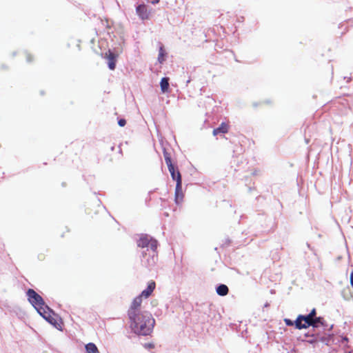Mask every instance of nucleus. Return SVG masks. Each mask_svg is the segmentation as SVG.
I'll return each instance as SVG.
<instances>
[{
  "label": "nucleus",
  "mask_w": 353,
  "mask_h": 353,
  "mask_svg": "<svg viewBox=\"0 0 353 353\" xmlns=\"http://www.w3.org/2000/svg\"><path fill=\"white\" fill-rule=\"evenodd\" d=\"M350 285L353 288V270L350 273Z\"/></svg>",
  "instance_id": "cd10ccee"
},
{
  "label": "nucleus",
  "mask_w": 353,
  "mask_h": 353,
  "mask_svg": "<svg viewBox=\"0 0 353 353\" xmlns=\"http://www.w3.org/2000/svg\"><path fill=\"white\" fill-rule=\"evenodd\" d=\"M309 323L311 324L310 325V327H311L310 330L320 332L323 334H328L326 331H331L334 326L331 325L329 327L326 321L321 316L313 319L312 321H309Z\"/></svg>",
  "instance_id": "20e7f679"
},
{
  "label": "nucleus",
  "mask_w": 353,
  "mask_h": 353,
  "mask_svg": "<svg viewBox=\"0 0 353 353\" xmlns=\"http://www.w3.org/2000/svg\"><path fill=\"white\" fill-rule=\"evenodd\" d=\"M343 339H344L345 341H347V337H345Z\"/></svg>",
  "instance_id": "4c0bfd02"
},
{
  "label": "nucleus",
  "mask_w": 353,
  "mask_h": 353,
  "mask_svg": "<svg viewBox=\"0 0 353 353\" xmlns=\"http://www.w3.org/2000/svg\"><path fill=\"white\" fill-rule=\"evenodd\" d=\"M126 123V120L124 118H118L117 119V123L120 127H124Z\"/></svg>",
  "instance_id": "5701e85b"
},
{
  "label": "nucleus",
  "mask_w": 353,
  "mask_h": 353,
  "mask_svg": "<svg viewBox=\"0 0 353 353\" xmlns=\"http://www.w3.org/2000/svg\"><path fill=\"white\" fill-rule=\"evenodd\" d=\"M168 169L170 173L171 177L173 181H176V183H182L181 174L179 170L178 166L175 164H172L168 166Z\"/></svg>",
  "instance_id": "f8f14e48"
},
{
  "label": "nucleus",
  "mask_w": 353,
  "mask_h": 353,
  "mask_svg": "<svg viewBox=\"0 0 353 353\" xmlns=\"http://www.w3.org/2000/svg\"><path fill=\"white\" fill-rule=\"evenodd\" d=\"M294 323V328L297 330L308 329L310 328V323L305 320L304 314H299L296 319L293 321Z\"/></svg>",
  "instance_id": "9b49d317"
},
{
  "label": "nucleus",
  "mask_w": 353,
  "mask_h": 353,
  "mask_svg": "<svg viewBox=\"0 0 353 353\" xmlns=\"http://www.w3.org/2000/svg\"><path fill=\"white\" fill-rule=\"evenodd\" d=\"M243 21H244V17H243V16H241V17H238V19H237V21L239 23H242V22H243Z\"/></svg>",
  "instance_id": "c756f323"
},
{
  "label": "nucleus",
  "mask_w": 353,
  "mask_h": 353,
  "mask_svg": "<svg viewBox=\"0 0 353 353\" xmlns=\"http://www.w3.org/2000/svg\"><path fill=\"white\" fill-rule=\"evenodd\" d=\"M184 194L182 190V183H176L175 193H174V202L176 205L181 204L183 201Z\"/></svg>",
  "instance_id": "4468645a"
},
{
  "label": "nucleus",
  "mask_w": 353,
  "mask_h": 353,
  "mask_svg": "<svg viewBox=\"0 0 353 353\" xmlns=\"http://www.w3.org/2000/svg\"><path fill=\"white\" fill-rule=\"evenodd\" d=\"M163 154L167 166L173 164L170 153L165 148L163 149Z\"/></svg>",
  "instance_id": "412c9836"
},
{
  "label": "nucleus",
  "mask_w": 353,
  "mask_h": 353,
  "mask_svg": "<svg viewBox=\"0 0 353 353\" xmlns=\"http://www.w3.org/2000/svg\"><path fill=\"white\" fill-rule=\"evenodd\" d=\"M26 61L28 63H30L32 61V56L30 54H27L26 55Z\"/></svg>",
  "instance_id": "bb28decb"
},
{
  "label": "nucleus",
  "mask_w": 353,
  "mask_h": 353,
  "mask_svg": "<svg viewBox=\"0 0 353 353\" xmlns=\"http://www.w3.org/2000/svg\"><path fill=\"white\" fill-rule=\"evenodd\" d=\"M216 292L218 295L224 296L229 292V288L225 284L219 283L216 285Z\"/></svg>",
  "instance_id": "f3484780"
},
{
  "label": "nucleus",
  "mask_w": 353,
  "mask_h": 353,
  "mask_svg": "<svg viewBox=\"0 0 353 353\" xmlns=\"http://www.w3.org/2000/svg\"><path fill=\"white\" fill-rule=\"evenodd\" d=\"M141 303L142 298L139 295L133 299L131 306L128 312V318L131 316V313L134 314H140L143 312L139 311V307L141 305Z\"/></svg>",
  "instance_id": "1a4fd4ad"
},
{
  "label": "nucleus",
  "mask_w": 353,
  "mask_h": 353,
  "mask_svg": "<svg viewBox=\"0 0 353 353\" xmlns=\"http://www.w3.org/2000/svg\"><path fill=\"white\" fill-rule=\"evenodd\" d=\"M345 353H352V352H345Z\"/></svg>",
  "instance_id": "58836bf2"
},
{
  "label": "nucleus",
  "mask_w": 353,
  "mask_h": 353,
  "mask_svg": "<svg viewBox=\"0 0 353 353\" xmlns=\"http://www.w3.org/2000/svg\"><path fill=\"white\" fill-rule=\"evenodd\" d=\"M309 334L310 338L307 339L305 341L312 345L314 347L316 346L319 342L325 345H329L332 337L330 334H323L320 332H314L309 330Z\"/></svg>",
  "instance_id": "39448f33"
},
{
  "label": "nucleus",
  "mask_w": 353,
  "mask_h": 353,
  "mask_svg": "<svg viewBox=\"0 0 353 353\" xmlns=\"http://www.w3.org/2000/svg\"><path fill=\"white\" fill-rule=\"evenodd\" d=\"M137 246L142 249V251L149 252L152 250V245L155 244V250H157L159 246L158 241L154 237L148 234H141L139 239L137 240Z\"/></svg>",
  "instance_id": "423d86ee"
},
{
  "label": "nucleus",
  "mask_w": 353,
  "mask_h": 353,
  "mask_svg": "<svg viewBox=\"0 0 353 353\" xmlns=\"http://www.w3.org/2000/svg\"><path fill=\"white\" fill-rule=\"evenodd\" d=\"M284 322L287 326H294V323H293V320L286 318L284 319Z\"/></svg>",
  "instance_id": "393cba45"
},
{
  "label": "nucleus",
  "mask_w": 353,
  "mask_h": 353,
  "mask_svg": "<svg viewBox=\"0 0 353 353\" xmlns=\"http://www.w3.org/2000/svg\"><path fill=\"white\" fill-rule=\"evenodd\" d=\"M152 250L149 252L141 251V265L148 270H152L158 261V252L155 250V244L152 245Z\"/></svg>",
  "instance_id": "7ed1b4c3"
},
{
  "label": "nucleus",
  "mask_w": 353,
  "mask_h": 353,
  "mask_svg": "<svg viewBox=\"0 0 353 353\" xmlns=\"http://www.w3.org/2000/svg\"><path fill=\"white\" fill-rule=\"evenodd\" d=\"M170 78L168 77H162L159 85L161 88V91L162 93H169L170 92Z\"/></svg>",
  "instance_id": "2eb2a0df"
},
{
  "label": "nucleus",
  "mask_w": 353,
  "mask_h": 353,
  "mask_svg": "<svg viewBox=\"0 0 353 353\" xmlns=\"http://www.w3.org/2000/svg\"><path fill=\"white\" fill-rule=\"evenodd\" d=\"M105 59H107L108 67L110 70H114L116 68L117 62L118 54L108 50L105 54Z\"/></svg>",
  "instance_id": "6e6552de"
},
{
  "label": "nucleus",
  "mask_w": 353,
  "mask_h": 353,
  "mask_svg": "<svg viewBox=\"0 0 353 353\" xmlns=\"http://www.w3.org/2000/svg\"><path fill=\"white\" fill-rule=\"evenodd\" d=\"M165 216H168V212H165Z\"/></svg>",
  "instance_id": "c9c22d12"
},
{
  "label": "nucleus",
  "mask_w": 353,
  "mask_h": 353,
  "mask_svg": "<svg viewBox=\"0 0 353 353\" xmlns=\"http://www.w3.org/2000/svg\"><path fill=\"white\" fill-rule=\"evenodd\" d=\"M168 53L165 50L163 45L160 44L159 48L158 61L159 63H163L167 58Z\"/></svg>",
  "instance_id": "6ab92c4d"
},
{
  "label": "nucleus",
  "mask_w": 353,
  "mask_h": 353,
  "mask_svg": "<svg viewBox=\"0 0 353 353\" xmlns=\"http://www.w3.org/2000/svg\"><path fill=\"white\" fill-rule=\"evenodd\" d=\"M28 301L31 305L37 310L38 314L41 312L45 313V309H49V306L46 303L42 296L34 290L28 288L26 292Z\"/></svg>",
  "instance_id": "f03ea898"
},
{
  "label": "nucleus",
  "mask_w": 353,
  "mask_h": 353,
  "mask_svg": "<svg viewBox=\"0 0 353 353\" xmlns=\"http://www.w3.org/2000/svg\"><path fill=\"white\" fill-rule=\"evenodd\" d=\"M44 310L45 313L41 312V314H39L54 327L58 330H62V327L57 320L59 318V321L62 322V320L59 315L50 307L49 309H45Z\"/></svg>",
  "instance_id": "0eeeda50"
},
{
  "label": "nucleus",
  "mask_w": 353,
  "mask_h": 353,
  "mask_svg": "<svg viewBox=\"0 0 353 353\" xmlns=\"http://www.w3.org/2000/svg\"><path fill=\"white\" fill-rule=\"evenodd\" d=\"M265 103L267 104H269L270 103V100H266V101H260V102H253L252 103V106L256 108H257L259 105H261L262 103Z\"/></svg>",
  "instance_id": "b1692460"
},
{
  "label": "nucleus",
  "mask_w": 353,
  "mask_h": 353,
  "mask_svg": "<svg viewBox=\"0 0 353 353\" xmlns=\"http://www.w3.org/2000/svg\"><path fill=\"white\" fill-rule=\"evenodd\" d=\"M230 243H231V240L229 238H228L225 239V242L224 245L228 246L230 244Z\"/></svg>",
  "instance_id": "7c9ffc66"
},
{
  "label": "nucleus",
  "mask_w": 353,
  "mask_h": 353,
  "mask_svg": "<svg viewBox=\"0 0 353 353\" xmlns=\"http://www.w3.org/2000/svg\"><path fill=\"white\" fill-rule=\"evenodd\" d=\"M270 305V303L268 302H266L265 304H264V307H269Z\"/></svg>",
  "instance_id": "2f4dec72"
},
{
  "label": "nucleus",
  "mask_w": 353,
  "mask_h": 353,
  "mask_svg": "<svg viewBox=\"0 0 353 353\" xmlns=\"http://www.w3.org/2000/svg\"><path fill=\"white\" fill-rule=\"evenodd\" d=\"M304 336H305L306 338H307V339L310 338V335L309 334V331H308L307 333H305V334H304Z\"/></svg>",
  "instance_id": "473e14b6"
},
{
  "label": "nucleus",
  "mask_w": 353,
  "mask_h": 353,
  "mask_svg": "<svg viewBox=\"0 0 353 353\" xmlns=\"http://www.w3.org/2000/svg\"><path fill=\"white\" fill-rule=\"evenodd\" d=\"M251 190H252V188H249V192H250Z\"/></svg>",
  "instance_id": "e433bc0d"
},
{
  "label": "nucleus",
  "mask_w": 353,
  "mask_h": 353,
  "mask_svg": "<svg viewBox=\"0 0 353 353\" xmlns=\"http://www.w3.org/2000/svg\"><path fill=\"white\" fill-rule=\"evenodd\" d=\"M130 327L133 333L138 336H148L152 332L155 320L149 312H143L140 314L131 313Z\"/></svg>",
  "instance_id": "f257e3e1"
},
{
  "label": "nucleus",
  "mask_w": 353,
  "mask_h": 353,
  "mask_svg": "<svg viewBox=\"0 0 353 353\" xmlns=\"http://www.w3.org/2000/svg\"><path fill=\"white\" fill-rule=\"evenodd\" d=\"M347 79V82H350L351 81V79H352L351 77H345L344 79Z\"/></svg>",
  "instance_id": "72a5a7b5"
},
{
  "label": "nucleus",
  "mask_w": 353,
  "mask_h": 353,
  "mask_svg": "<svg viewBox=\"0 0 353 353\" xmlns=\"http://www.w3.org/2000/svg\"><path fill=\"white\" fill-rule=\"evenodd\" d=\"M230 163H231L232 167H234L235 171L239 170L241 164L243 163V155H239L236 157L233 156Z\"/></svg>",
  "instance_id": "dca6fc26"
},
{
  "label": "nucleus",
  "mask_w": 353,
  "mask_h": 353,
  "mask_svg": "<svg viewBox=\"0 0 353 353\" xmlns=\"http://www.w3.org/2000/svg\"><path fill=\"white\" fill-rule=\"evenodd\" d=\"M190 82V79H188L186 82V84L188 85Z\"/></svg>",
  "instance_id": "f704fd0d"
},
{
  "label": "nucleus",
  "mask_w": 353,
  "mask_h": 353,
  "mask_svg": "<svg viewBox=\"0 0 353 353\" xmlns=\"http://www.w3.org/2000/svg\"><path fill=\"white\" fill-rule=\"evenodd\" d=\"M304 316L305 317V320L307 321H310L313 319L317 317L316 308H313L308 314H304Z\"/></svg>",
  "instance_id": "4be33fe9"
},
{
  "label": "nucleus",
  "mask_w": 353,
  "mask_h": 353,
  "mask_svg": "<svg viewBox=\"0 0 353 353\" xmlns=\"http://www.w3.org/2000/svg\"><path fill=\"white\" fill-rule=\"evenodd\" d=\"M86 353H99L97 345L94 343H88L85 345Z\"/></svg>",
  "instance_id": "aec40b11"
},
{
  "label": "nucleus",
  "mask_w": 353,
  "mask_h": 353,
  "mask_svg": "<svg viewBox=\"0 0 353 353\" xmlns=\"http://www.w3.org/2000/svg\"><path fill=\"white\" fill-rule=\"evenodd\" d=\"M143 347L147 350H150L154 347V344L153 343H145L143 344Z\"/></svg>",
  "instance_id": "a878e982"
},
{
  "label": "nucleus",
  "mask_w": 353,
  "mask_h": 353,
  "mask_svg": "<svg viewBox=\"0 0 353 353\" xmlns=\"http://www.w3.org/2000/svg\"><path fill=\"white\" fill-rule=\"evenodd\" d=\"M136 12L141 20H146L149 19L151 10H148L147 5L143 3L136 6Z\"/></svg>",
  "instance_id": "9d476101"
},
{
  "label": "nucleus",
  "mask_w": 353,
  "mask_h": 353,
  "mask_svg": "<svg viewBox=\"0 0 353 353\" xmlns=\"http://www.w3.org/2000/svg\"><path fill=\"white\" fill-rule=\"evenodd\" d=\"M156 287V283L154 281H151L148 283L145 289H144L139 296L141 298L147 299L151 296Z\"/></svg>",
  "instance_id": "ddd939ff"
},
{
  "label": "nucleus",
  "mask_w": 353,
  "mask_h": 353,
  "mask_svg": "<svg viewBox=\"0 0 353 353\" xmlns=\"http://www.w3.org/2000/svg\"><path fill=\"white\" fill-rule=\"evenodd\" d=\"M148 2H150L152 4L155 5L158 3L160 0H148Z\"/></svg>",
  "instance_id": "c85d7f7f"
},
{
  "label": "nucleus",
  "mask_w": 353,
  "mask_h": 353,
  "mask_svg": "<svg viewBox=\"0 0 353 353\" xmlns=\"http://www.w3.org/2000/svg\"><path fill=\"white\" fill-rule=\"evenodd\" d=\"M228 125L225 122H222L219 127L213 130L212 134L214 136H216L219 134H225L228 132Z\"/></svg>",
  "instance_id": "a211bd4d"
}]
</instances>
